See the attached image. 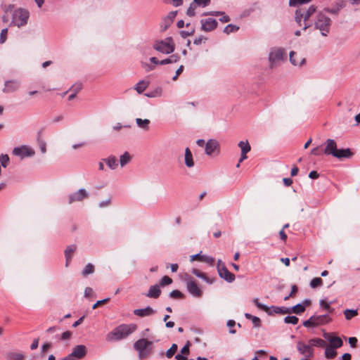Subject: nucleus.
<instances>
[{
	"label": "nucleus",
	"instance_id": "f257e3e1",
	"mask_svg": "<svg viewBox=\"0 0 360 360\" xmlns=\"http://www.w3.org/2000/svg\"><path fill=\"white\" fill-rule=\"evenodd\" d=\"M137 326L134 323L120 324L106 335L108 342L119 341L127 338L136 331Z\"/></svg>",
	"mask_w": 360,
	"mask_h": 360
},
{
	"label": "nucleus",
	"instance_id": "f03ea898",
	"mask_svg": "<svg viewBox=\"0 0 360 360\" xmlns=\"http://www.w3.org/2000/svg\"><path fill=\"white\" fill-rule=\"evenodd\" d=\"M331 20L323 12H319L316 15L314 21V27L319 30L323 36H327L330 32Z\"/></svg>",
	"mask_w": 360,
	"mask_h": 360
},
{
	"label": "nucleus",
	"instance_id": "7ed1b4c3",
	"mask_svg": "<svg viewBox=\"0 0 360 360\" xmlns=\"http://www.w3.org/2000/svg\"><path fill=\"white\" fill-rule=\"evenodd\" d=\"M153 345V342L152 341H149L146 338H141L134 342V348L138 352L140 359H145L151 354Z\"/></svg>",
	"mask_w": 360,
	"mask_h": 360
},
{
	"label": "nucleus",
	"instance_id": "20e7f679",
	"mask_svg": "<svg viewBox=\"0 0 360 360\" xmlns=\"http://www.w3.org/2000/svg\"><path fill=\"white\" fill-rule=\"evenodd\" d=\"M296 349L299 355L302 356L300 360H311L314 356V349L309 342L307 344L302 340H298Z\"/></svg>",
	"mask_w": 360,
	"mask_h": 360
},
{
	"label": "nucleus",
	"instance_id": "39448f33",
	"mask_svg": "<svg viewBox=\"0 0 360 360\" xmlns=\"http://www.w3.org/2000/svg\"><path fill=\"white\" fill-rule=\"evenodd\" d=\"M153 48L162 53L169 54L175 49V44L172 37H167L164 40L156 41Z\"/></svg>",
	"mask_w": 360,
	"mask_h": 360
},
{
	"label": "nucleus",
	"instance_id": "423d86ee",
	"mask_svg": "<svg viewBox=\"0 0 360 360\" xmlns=\"http://www.w3.org/2000/svg\"><path fill=\"white\" fill-rule=\"evenodd\" d=\"M332 319L328 314L313 315L308 320L303 322L305 327H316L330 323Z\"/></svg>",
	"mask_w": 360,
	"mask_h": 360
},
{
	"label": "nucleus",
	"instance_id": "0eeeda50",
	"mask_svg": "<svg viewBox=\"0 0 360 360\" xmlns=\"http://www.w3.org/2000/svg\"><path fill=\"white\" fill-rule=\"evenodd\" d=\"M29 18V13L25 9H18L14 11L13 22L18 27L25 25Z\"/></svg>",
	"mask_w": 360,
	"mask_h": 360
},
{
	"label": "nucleus",
	"instance_id": "6e6552de",
	"mask_svg": "<svg viewBox=\"0 0 360 360\" xmlns=\"http://www.w3.org/2000/svg\"><path fill=\"white\" fill-rule=\"evenodd\" d=\"M323 337L329 342V347H330L338 349L341 347L343 345L342 339L337 336L334 333L324 332Z\"/></svg>",
	"mask_w": 360,
	"mask_h": 360
},
{
	"label": "nucleus",
	"instance_id": "1a4fd4ad",
	"mask_svg": "<svg viewBox=\"0 0 360 360\" xmlns=\"http://www.w3.org/2000/svg\"><path fill=\"white\" fill-rule=\"evenodd\" d=\"M205 154L212 156L217 155L219 153V143L215 139H210L205 144Z\"/></svg>",
	"mask_w": 360,
	"mask_h": 360
},
{
	"label": "nucleus",
	"instance_id": "9d476101",
	"mask_svg": "<svg viewBox=\"0 0 360 360\" xmlns=\"http://www.w3.org/2000/svg\"><path fill=\"white\" fill-rule=\"evenodd\" d=\"M13 155L20 157L22 159L26 157H31L34 155V152L30 148L26 146L16 147L13 150Z\"/></svg>",
	"mask_w": 360,
	"mask_h": 360
},
{
	"label": "nucleus",
	"instance_id": "9b49d317",
	"mask_svg": "<svg viewBox=\"0 0 360 360\" xmlns=\"http://www.w3.org/2000/svg\"><path fill=\"white\" fill-rule=\"evenodd\" d=\"M201 29L205 32H211L215 30L218 25L217 21L211 18L202 19L200 20Z\"/></svg>",
	"mask_w": 360,
	"mask_h": 360
},
{
	"label": "nucleus",
	"instance_id": "f8f14e48",
	"mask_svg": "<svg viewBox=\"0 0 360 360\" xmlns=\"http://www.w3.org/2000/svg\"><path fill=\"white\" fill-rule=\"evenodd\" d=\"M89 195L86 191L84 188H80L77 192L70 194L68 196V203L72 204L77 201H82Z\"/></svg>",
	"mask_w": 360,
	"mask_h": 360
},
{
	"label": "nucleus",
	"instance_id": "ddd939ff",
	"mask_svg": "<svg viewBox=\"0 0 360 360\" xmlns=\"http://www.w3.org/2000/svg\"><path fill=\"white\" fill-rule=\"evenodd\" d=\"M284 58V51L281 49H273L269 53V59L271 66L276 63L283 60Z\"/></svg>",
	"mask_w": 360,
	"mask_h": 360
},
{
	"label": "nucleus",
	"instance_id": "4468645a",
	"mask_svg": "<svg viewBox=\"0 0 360 360\" xmlns=\"http://www.w3.org/2000/svg\"><path fill=\"white\" fill-rule=\"evenodd\" d=\"M316 11V7L314 5H311L309 7V8L303 12L304 17V22H303V30H306L308 27L312 25V22H310L309 18L315 13Z\"/></svg>",
	"mask_w": 360,
	"mask_h": 360
},
{
	"label": "nucleus",
	"instance_id": "2eb2a0df",
	"mask_svg": "<svg viewBox=\"0 0 360 360\" xmlns=\"http://www.w3.org/2000/svg\"><path fill=\"white\" fill-rule=\"evenodd\" d=\"M218 274L221 278L229 283H231L235 280V275L228 270L225 264H222V266L218 268Z\"/></svg>",
	"mask_w": 360,
	"mask_h": 360
},
{
	"label": "nucleus",
	"instance_id": "dca6fc26",
	"mask_svg": "<svg viewBox=\"0 0 360 360\" xmlns=\"http://www.w3.org/2000/svg\"><path fill=\"white\" fill-rule=\"evenodd\" d=\"M186 288L190 294L196 297H200L202 295V291L193 281H189L186 283Z\"/></svg>",
	"mask_w": 360,
	"mask_h": 360
},
{
	"label": "nucleus",
	"instance_id": "f3484780",
	"mask_svg": "<svg viewBox=\"0 0 360 360\" xmlns=\"http://www.w3.org/2000/svg\"><path fill=\"white\" fill-rule=\"evenodd\" d=\"M337 149V143L334 139H328L326 141V148L323 150L324 154L333 156Z\"/></svg>",
	"mask_w": 360,
	"mask_h": 360
},
{
	"label": "nucleus",
	"instance_id": "a211bd4d",
	"mask_svg": "<svg viewBox=\"0 0 360 360\" xmlns=\"http://www.w3.org/2000/svg\"><path fill=\"white\" fill-rule=\"evenodd\" d=\"M86 347L83 345H79L75 347L72 349V354L77 360L82 359L86 354Z\"/></svg>",
	"mask_w": 360,
	"mask_h": 360
},
{
	"label": "nucleus",
	"instance_id": "6ab92c4d",
	"mask_svg": "<svg viewBox=\"0 0 360 360\" xmlns=\"http://www.w3.org/2000/svg\"><path fill=\"white\" fill-rule=\"evenodd\" d=\"M156 311L150 307H146L144 309H137L134 310V314L136 316H140V317H145L151 316L154 314H155Z\"/></svg>",
	"mask_w": 360,
	"mask_h": 360
},
{
	"label": "nucleus",
	"instance_id": "aec40b11",
	"mask_svg": "<svg viewBox=\"0 0 360 360\" xmlns=\"http://www.w3.org/2000/svg\"><path fill=\"white\" fill-rule=\"evenodd\" d=\"M19 88V83L15 80H9L5 82V86L3 91L5 93H11L15 91Z\"/></svg>",
	"mask_w": 360,
	"mask_h": 360
},
{
	"label": "nucleus",
	"instance_id": "412c9836",
	"mask_svg": "<svg viewBox=\"0 0 360 360\" xmlns=\"http://www.w3.org/2000/svg\"><path fill=\"white\" fill-rule=\"evenodd\" d=\"M161 294V290L160 285L156 284L154 285H151L149 288L148 292L146 293V296L150 298L157 299L160 297Z\"/></svg>",
	"mask_w": 360,
	"mask_h": 360
},
{
	"label": "nucleus",
	"instance_id": "4be33fe9",
	"mask_svg": "<svg viewBox=\"0 0 360 360\" xmlns=\"http://www.w3.org/2000/svg\"><path fill=\"white\" fill-rule=\"evenodd\" d=\"M352 155L353 154L349 148L337 149L335 154H333V157L337 158L338 159L349 158L352 156Z\"/></svg>",
	"mask_w": 360,
	"mask_h": 360
},
{
	"label": "nucleus",
	"instance_id": "5701e85b",
	"mask_svg": "<svg viewBox=\"0 0 360 360\" xmlns=\"http://www.w3.org/2000/svg\"><path fill=\"white\" fill-rule=\"evenodd\" d=\"M77 246L75 245H71L67 247L65 250V256L66 259L65 266H68L72 258V255L75 252Z\"/></svg>",
	"mask_w": 360,
	"mask_h": 360
},
{
	"label": "nucleus",
	"instance_id": "b1692460",
	"mask_svg": "<svg viewBox=\"0 0 360 360\" xmlns=\"http://www.w3.org/2000/svg\"><path fill=\"white\" fill-rule=\"evenodd\" d=\"M195 259H198L201 262H205L212 265L214 264V259L213 257L207 256V255H201L200 253L193 255L191 257V261H194Z\"/></svg>",
	"mask_w": 360,
	"mask_h": 360
},
{
	"label": "nucleus",
	"instance_id": "393cba45",
	"mask_svg": "<svg viewBox=\"0 0 360 360\" xmlns=\"http://www.w3.org/2000/svg\"><path fill=\"white\" fill-rule=\"evenodd\" d=\"M185 165L186 167L191 168L194 166V161L193 155L191 150L188 148L185 149Z\"/></svg>",
	"mask_w": 360,
	"mask_h": 360
},
{
	"label": "nucleus",
	"instance_id": "a878e982",
	"mask_svg": "<svg viewBox=\"0 0 360 360\" xmlns=\"http://www.w3.org/2000/svg\"><path fill=\"white\" fill-rule=\"evenodd\" d=\"M297 53L295 51H291L290 53V61L293 65H302L304 63L305 59L304 58L300 57L298 60H297Z\"/></svg>",
	"mask_w": 360,
	"mask_h": 360
},
{
	"label": "nucleus",
	"instance_id": "bb28decb",
	"mask_svg": "<svg viewBox=\"0 0 360 360\" xmlns=\"http://www.w3.org/2000/svg\"><path fill=\"white\" fill-rule=\"evenodd\" d=\"M192 274H193L197 277L202 279L203 281H205L207 283L212 284L214 282V279L213 278H208L205 275V274L201 272L200 270H198L197 269H192Z\"/></svg>",
	"mask_w": 360,
	"mask_h": 360
},
{
	"label": "nucleus",
	"instance_id": "cd10ccee",
	"mask_svg": "<svg viewBox=\"0 0 360 360\" xmlns=\"http://www.w3.org/2000/svg\"><path fill=\"white\" fill-rule=\"evenodd\" d=\"M309 343L311 345V347L314 348V347H326V342L324 340L315 338H311L309 340Z\"/></svg>",
	"mask_w": 360,
	"mask_h": 360
},
{
	"label": "nucleus",
	"instance_id": "c85d7f7f",
	"mask_svg": "<svg viewBox=\"0 0 360 360\" xmlns=\"http://www.w3.org/2000/svg\"><path fill=\"white\" fill-rule=\"evenodd\" d=\"M148 85V81L141 80L136 84L134 89L137 91L138 94H141L147 89Z\"/></svg>",
	"mask_w": 360,
	"mask_h": 360
},
{
	"label": "nucleus",
	"instance_id": "c756f323",
	"mask_svg": "<svg viewBox=\"0 0 360 360\" xmlns=\"http://www.w3.org/2000/svg\"><path fill=\"white\" fill-rule=\"evenodd\" d=\"M103 161L105 162L111 169H115L118 165L117 160L115 156H110L108 158L103 159Z\"/></svg>",
	"mask_w": 360,
	"mask_h": 360
},
{
	"label": "nucleus",
	"instance_id": "7c9ffc66",
	"mask_svg": "<svg viewBox=\"0 0 360 360\" xmlns=\"http://www.w3.org/2000/svg\"><path fill=\"white\" fill-rule=\"evenodd\" d=\"M136 123L139 128L147 131L149 129L150 121L148 119L136 118Z\"/></svg>",
	"mask_w": 360,
	"mask_h": 360
},
{
	"label": "nucleus",
	"instance_id": "2f4dec72",
	"mask_svg": "<svg viewBox=\"0 0 360 360\" xmlns=\"http://www.w3.org/2000/svg\"><path fill=\"white\" fill-rule=\"evenodd\" d=\"M180 57L177 54H173L168 58L160 60V65H166L169 63H176L179 60Z\"/></svg>",
	"mask_w": 360,
	"mask_h": 360
},
{
	"label": "nucleus",
	"instance_id": "473e14b6",
	"mask_svg": "<svg viewBox=\"0 0 360 360\" xmlns=\"http://www.w3.org/2000/svg\"><path fill=\"white\" fill-rule=\"evenodd\" d=\"M337 355V352L335 351V348L330 347L329 346L326 347L325 349V356L328 359H332L335 358V356Z\"/></svg>",
	"mask_w": 360,
	"mask_h": 360
},
{
	"label": "nucleus",
	"instance_id": "72a5a7b5",
	"mask_svg": "<svg viewBox=\"0 0 360 360\" xmlns=\"http://www.w3.org/2000/svg\"><path fill=\"white\" fill-rule=\"evenodd\" d=\"M238 146L241 150V153H248L250 151L251 147L248 141H241L238 143Z\"/></svg>",
	"mask_w": 360,
	"mask_h": 360
},
{
	"label": "nucleus",
	"instance_id": "f704fd0d",
	"mask_svg": "<svg viewBox=\"0 0 360 360\" xmlns=\"http://www.w3.org/2000/svg\"><path fill=\"white\" fill-rule=\"evenodd\" d=\"M131 158V155L128 152H125L123 155H122L120 158V164L121 167H124L128 164L130 162Z\"/></svg>",
	"mask_w": 360,
	"mask_h": 360
},
{
	"label": "nucleus",
	"instance_id": "c9c22d12",
	"mask_svg": "<svg viewBox=\"0 0 360 360\" xmlns=\"http://www.w3.org/2000/svg\"><path fill=\"white\" fill-rule=\"evenodd\" d=\"M295 20L300 26L303 27L304 17L302 10H297L295 14Z\"/></svg>",
	"mask_w": 360,
	"mask_h": 360
},
{
	"label": "nucleus",
	"instance_id": "e433bc0d",
	"mask_svg": "<svg viewBox=\"0 0 360 360\" xmlns=\"http://www.w3.org/2000/svg\"><path fill=\"white\" fill-rule=\"evenodd\" d=\"M273 312L275 314H290L289 307H271Z\"/></svg>",
	"mask_w": 360,
	"mask_h": 360
},
{
	"label": "nucleus",
	"instance_id": "4c0bfd02",
	"mask_svg": "<svg viewBox=\"0 0 360 360\" xmlns=\"http://www.w3.org/2000/svg\"><path fill=\"white\" fill-rule=\"evenodd\" d=\"M304 306L301 305V304H297L295 306L289 308L290 314V313H295L297 314H300L304 311Z\"/></svg>",
	"mask_w": 360,
	"mask_h": 360
},
{
	"label": "nucleus",
	"instance_id": "58836bf2",
	"mask_svg": "<svg viewBox=\"0 0 360 360\" xmlns=\"http://www.w3.org/2000/svg\"><path fill=\"white\" fill-rule=\"evenodd\" d=\"M344 314L347 320H349L358 314L356 309H347L344 311Z\"/></svg>",
	"mask_w": 360,
	"mask_h": 360
},
{
	"label": "nucleus",
	"instance_id": "ea45409f",
	"mask_svg": "<svg viewBox=\"0 0 360 360\" xmlns=\"http://www.w3.org/2000/svg\"><path fill=\"white\" fill-rule=\"evenodd\" d=\"M239 30V27L233 24L226 25L224 29V32L229 34L232 32H236Z\"/></svg>",
	"mask_w": 360,
	"mask_h": 360
},
{
	"label": "nucleus",
	"instance_id": "a19ab883",
	"mask_svg": "<svg viewBox=\"0 0 360 360\" xmlns=\"http://www.w3.org/2000/svg\"><path fill=\"white\" fill-rule=\"evenodd\" d=\"M94 271V266L92 264H88L85 266L84 270L82 271V275L84 276H86L89 274H93Z\"/></svg>",
	"mask_w": 360,
	"mask_h": 360
},
{
	"label": "nucleus",
	"instance_id": "79ce46f5",
	"mask_svg": "<svg viewBox=\"0 0 360 360\" xmlns=\"http://www.w3.org/2000/svg\"><path fill=\"white\" fill-rule=\"evenodd\" d=\"M148 98L158 97L162 95V88L157 87L154 91L145 94Z\"/></svg>",
	"mask_w": 360,
	"mask_h": 360
},
{
	"label": "nucleus",
	"instance_id": "37998d69",
	"mask_svg": "<svg viewBox=\"0 0 360 360\" xmlns=\"http://www.w3.org/2000/svg\"><path fill=\"white\" fill-rule=\"evenodd\" d=\"M197 6L198 5L195 4L194 1L191 3L188 8L187 9L186 14L190 17L194 16L195 14V9L197 8Z\"/></svg>",
	"mask_w": 360,
	"mask_h": 360
},
{
	"label": "nucleus",
	"instance_id": "c03bdc74",
	"mask_svg": "<svg viewBox=\"0 0 360 360\" xmlns=\"http://www.w3.org/2000/svg\"><path fill=\"white\" fill-rule=\"evenodd\" d=\"M299 319L297 317L295 316H287L284 318V322L285 323H290L292 325H295L298 323Z\"/></svg>",
	"mask_w": 360,
	"mask_h": 360
},
{
	"label": "nucleus",
	"instance_id": "a18cd8bd",
	"mask_svg": "<svg viewBox=\"0 0 360 360\" xmlns=\"http://www.w3.org/2000/svg\"><path fill=\"white\" fill-rule=\"evenodd\" d=\"M320 307L329 312H332L334 310L330 307V303L328 302L326 300H320Z\"/></svg>",
	"mask_w": 360,
	"mask_h": 360
},
{
	"label": "nucleus",
	"instance_id": "49530a36",
	"mask_svg": "<svg viewBox=\"0 0 360 360\" xmlns=\"http://www.w3.org/2000/svg\"><path fill=\"white\" fill-rule=\"evenodd\" d=\"M323 281L321 278H314L310 282V286L312 288H315L322 285Z\"/></svg>",
	"mask_w": 360,
	"mask_h": 360
},
{
	"label": "nucleus",
	"instance_id": "de8ad7c7",
	"mask_svg": "<svg viewBox=\"0 0 360 360\" xmlns=\"http://www.w3.org/2000/svg\"><path fill=\"white\" fill-rule=\"evenodd\" d=\"M177 348V345L176 344H173L172 347L166 352L167 357H172L174 354L176 352Z\"/></svg>",
	"mask_w": 360,
	"mask_h": 360
},
{
	"label": "nucleus",
	"instance_id": "09e8293b",
	"mask_svg": "<svg viewBox=\"0 0 360 360\" xmlns=\"http://www.w3.org/2000/svg\"><path fill=\"white\" fill-rule=\"evenodd\" d=\"M169 297L174 299H181L184 297V295L179 290H174L170 292Z\"/></svg>",
	"mask_w": 360,
	"mask_h": 360
},
{
	"label": "nucleus",
	"instance_id": "8fccbe9b",
	"mask_svg": "<svg viewBox=\"0 0 360 360\" xmlns=\"http://www.w3.org/2000/svg\"><path fill=\"white\" fill-rule=\"evenodd\" d=\"M253 302L257 308L264 311L269 312V307L266 305L259 302L258 298H255Z\"/></svg>",
	"mask_w": 360,
	"mask_h": 360
},
{
	"label": "nucleus",
	"instance_id": "3c124183",
	"mask_svg": "<svg viewBox=\"0 0 360 360\" xmlns=\"http://www.w3.org/2000/svg\"><path fill=\"white\" fill-rule=\"evenodd\" d=\"M9 162V157L8 155L1 154L0 155V163L3 167H6Z\"/></svg>",
	"mask_w": 360,
	"mask_h": 360
},
{
	"label": "nucleus",
	"instance_id": "603ef678",
	"mask_svg": "<svg viewBox=\"0 0 360 360\" xmlns=\"http://www.w3.org/2000/svg\"><path fill=\"white\" fill-rule=\"evenodd\" d=\"M176 15V13L171 12L169 13L167 18L165 20V21L167 23L165 25L164 30H166L168 26H169L170 23L172 22L173 19Z\"/></svg>",
	"mask_w": 360,
	"mask_h": 360
},
{
	"label": "nucleus",
	"instance_id": "864d4df0",
	"mask_svg": "<svg viewBox=\"0 0 360 360\" xmlns=\"http://www.w3.org/2000/svg\"><path fill=\"white\" fill-rule=\"evenodd\" d=\"M172 283V279L167 276H164L160 281V285L165 286L168 285Z\"/></svg>",
	"mask_w": 360,
	"mask_h": 360
},
{
	"label": "nucleus",
	"instance_id": "5fc2aeb1",
	"mask_svg": "<svg viewBox=\"0 0 360 360\" xmlns=\"http://www.w3.org/2000/svg\"><path fill=\"white\" fill-rule=\"evenodd\" d=\"M311 0H290L289 5L291 6H295L298 4H307L311 1Z\"/></svg>",
	"mask_w": 360,
	"mask_h": 360
},
{
	"label": "nucleus",
	"instance_id": "6e6d98bb",
	"mask_svg": "<svg viewBox=\"0 0 360 360\" xmlns=\"http://www.w3.org/2000/svg\"><path fill=\"white\" fill-rule=\"evenodd\" d=\"M195 4H198L199 6L205 7L210 4V0H193Z\"/></svg>",
	"mask_w": 360,
	"mask_h": 360
},
{
	"label": "nucleus",
	"instance_id": "4d7b16f0",
	"mask_svg": "<svg viewBox=\"0 0 360 360\" xmlns=\"http://www.w3.org/2000/svg\"><path fill=\"white\" fill-rule=\"evenodd\" d=\"M250 320L252 321L255 327L258 328L260 326L261 321L259 317L253 316Z\"/></svg>",
	"mask_w": 360,
	"mask_h": 360
},
{
	"label": "nucleus",
	"instance_id": "13d9d810",
	"mask_svg": "<svg viewBox=\"0 0 360 360\" xmlns=\"http://www.w3.org/2000/svg\"><path fill=\"white\" fill-rule=\"evenodd\" d=\"M212 15V16H219L221 15H224V12L213 11H210V12H205L203 13V15Z\"/></svg>",
	"mask_w": 360,
	"mask_h": 360
},
{
	"label": "nucleus",
	"instance_id": "bf43d9fd",
	"mask_svg": "<svg viewBox=\"0 0 360 360\" xmlns=\"http://www.w3.org/2000/svg\"><path fill=\"white\" fill-rule=\"evenodd\" d=\"M7 32H8L7 28L3 29L1 30V34H0V39H1V43H4L6 41Z\"/></svg>",
	"mask_w": 360,
	"mask_h": 360
},
{
	"label": "nucleus",
	"instance_id": "052dcab7",
	"mask_svg": "<svg viewBox=\"0 0 360 360\" xmlns=\"http://www.w3.org/2000/svg\"><path fill=\"white\" fill-rule=\"evenodd\" d=\"M71 335H72L71 332L65 331V332L62 333L61 337H60V340H68V339L70 338Z\"/></svg>",
	"mask_w": 360,
	"mask_h": 360
},
{
	"label": "nucleus",
	"instance_id": "680f3d73",
	"mask_svg": "<svg viewBox=\"0 0 360 360\" xmlns=\"http://www.w3.org/2000/svg\"><path fill=\"white\" fill-rule=\"evenodd\" d=\"M81 88H82V87H81V85H80V84H79V85H78V86L76 87V90H75V92H73L72 94H70V95H69V96H68V100H69V101H71V100H72L73 98H75V96H76V95H77V92L81 89Z\"/></svg>",
	"mask_w": 360,
	"mask_h": 360
},
{
	"label": "nucleus",
	"instance_id": "e2e57ef3",
	"mask_svg": "<svg viewBox=\"0 0 360 360\" xmlns=\"http://www.w3.org/2000/svg\"><path fill=\"white\" fill-rule=\"evenodd\" d=\"M189 346H190V342H188L187 344L185 345L182 347V349L181 350V354H188V353H189Z\"/></svg>",
	"mask_w": 360,
	"mask_h": 360
},
{
	"label": "nucleus",
	"instance_id": "0e129e2a",
	"mask_svg": "<svg viewBox=\"0 0 360 360\" xmlns=\"http://www.w3.org/2000/svg\"><path fill=\"white\" fill-rule=\"evenodd\" d=\"M11 358L13 360H23L24 356L22 354H12Z\"/></svg>",
	"mask_w": 360,
	"mask_h": 360
},
{
	"label": "nucleus",
	"instance_id": "69168bd1",
	"mask_svg": "<svg viewBox=\"0 0 360 360\" xmlns=\"http://www.w3.org/2000/svg\"><path fill=\"white\" fill-rule=\"evenodd\" d=\"M109 298H105V299H103V300H98L97 301L94 305H93V309H96V307H98L99 305H101V304H103V303H105L109 301Z\"/></svg>",
	"mask_w": 360,
	"mask_h": 360
},
{
	"label": "nucleus",
	"instance_id": "338daca9",
	"mask_svg": "<svg viewBox=\"0 0 360 360\" xmlns=\"http://www.w3.org/2000/svg\"><path fill=\"white\" fill-rule=\"evenodd\" d=\"M324 11L327 13H332V14H337L338 13L339 11H340V8H325Z\"/></svg>",
	"mask_w": 360,
	"mask_h": 360
},
{
	"label": "nucleus",
	"instance_id": "774afa93",
	"mask_svg": "<svg viewBox=\"0 0 360 360\" xmlns=\"http://www.w3.org/2000/svg\"><path fill=\"white\" fill-rule=\"evenodd\" d=\"M311 153L314 155H316V156H319V155H321L323 153L322 151L319 149V148L316 147V148H313L311 150Z\"/></svg>",
	"mask_w": 360,
	"mask_h": 360
}]
</instances>
